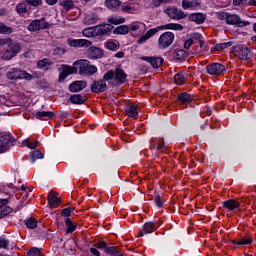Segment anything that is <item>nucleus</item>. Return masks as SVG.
<instances>
[{
    "label": "nucleus",
    "mask_w": 256,
    "mask_h": 256,
    "mask_svg": "<svg viewBox=\"0 0 256 256\" xmlns=\"http://www.w3.org/2000/svg\"><path fill=\"white\" fill-rule=\"evenodd\" d=\"M115 78V72L113 70H108L106 74H104L103 78L98 81H94L91 84L92 93H103L107 90V81H113Z\"/></svg>",
    "instance_id": "nucleus-1"
},
{
    "label": "nucleus",
    "mask_w": 256,
    "mask_h": 256,
    "mask_svg": "<svg viewBox=\"0 0 256 256\" xmlns=\"http://www.w3.org/2000/svg\"><path fill=\"white\" fill-rule=\"evenodd\" d=\"M74 67H79L81 75H95L97 66L91 65L89 60H77L73 63Z\"/></svg>",
    "instance_id": "nucleus-2"
},
{
    "label": "nucleus",
    "mask_w": 256,
    "mask_h": 256,
    "mask_svg": "<svg viewBox=\"0 0 256 256\" xmlns=\"http://www.w3.org/2000/svg\"><path fill=\"white\" fill-rule=\"evenodd\" d=\"M232 53L235 55V57H238V59H241L242 61H250V59H253V51H251V49L245 45H237L232 47Z\"/></svg>",
    "instance_id": "nucleus-3"
},
{
    "label": "nucleus",
    "mask_w": 256,
    "mask_h": 256,
    "mask_svg": "<svg viewBox=\"0 0 256 256\" xmlns=\"http://www.w3.org/2000/svg\"><path fill=\"white\" fill-rule=\"evenodd\" d=\"M164 13L169 17V19H173L174 21H181V19H185L187 14L185 12L175 6H168L165 8Z\"/></svg>",
    "instance_id": "nucleus-4"
},
{
    "label": "nucleus",
    "mask_w": 256,
    "mask_h": 256,
    "mask_svg": "<svg viewBox=\"0 0 256 256\" xmlns=\"http://www.w3.org/2000/svg\"><path fill=\"white\" fill-rule=\"evenodd\" d=\"M173 41H175V34L172 32H164L159 37L158 47L159 49H167V47H171V45H173Z\"/></svg>",
    "instance_id": "nucleus-5"
},
{
    "label": "nucleus",
    "mask_w": 256,
    "mask_h": 256,
    "mask_svg": "<svg viewBox=\"0 0 256 256\" xmlns=\"http://www.w3.org/2000/svg\"><path fill=\"white\" fill-rule=\"evenodd\" d=\"M19 51H21V46L17 43H12L8 45L7 49L4 51L2 59L4 61H11L13 57H16L19 54Z\"/></svg>",
    "instance_id": "nucleus-6"
},
{
    "label": "nucleus",
    "mask_w": 256,
    "mask_h": 256,
    "mask_svg": "<svg viewBox=\"0 0 256 256\" xmlns=\"http://www.w3.org/2000/svg\"><path fill=\"white\" fill-rule=\"evenodd\" d=\"M44 29H49V22L45 18L33 20L28 25V31L32 32L43 31Z\"/></svg>",
    "instance_id": "nucleus-7"
},
{
    "label": "nucleus",
    "mask_w": 256,
    "mask_h": 256,
    "mask_svg": "<svg viewBox=\"0 0 256 256\" xmlns=\"http://www.w3.org/2000/svg\"><path fill=\"white\" fill-rule=\"evenodd\" d=\"M226 23L227 25H236L237 27H247L249 25V22L242 21L239 15L230 13H228Z\"/></svg>",
    "instance_id": "nucleus-8"
},
{
    "label": "nucleus",
    "mask_w": 256,
    "mask_h": 256,
    "mask_svg": "<svg viewBox=\"0 0 256 256\" xmlns=\"http://www.w3.org/2000/svg\"><path fill=\"white\" fill-rule=\"evenodd\" d=\"M206 71L209 75H223L226 69L221 63H212L206 67Z\"/></svg>",
    "instance_id": "nucleus-9"
},
{
    "label": "nucleus",
    "mask_w": 256,
    "mask_h": 256,
    "mask_svg": "<svg viewBox=\"0 0 256 256\" xmlns=\"http://www.w3.org/2000/svg\"><path fill=\"white\" fill-rule=\"evenodd\" d=\"M114 72V81L117 85H123L127 81V73L121 68H116Z\"/></svg>",
    "instance_id": "nucleus-10"
},
{
    "label": "nucleus",
    "mask_w": 256,
    "mask_h": 256,
    "mask_svg": "<svg viewBox=\"0 0 256 256\" xmlns=\"http://www.w3.org/2000/svg\"><path fill=\"white\" fill-rule=\"evenodd\" d=\"M68 45L70 47H91L93 42L87 39H68Z\"/></svg>",
    "instance_id": "nucleus-11"
},
{
    "label": "nucleus",
    "mask_w": 256,
    "mask_h": 256,
    "mask_svg": "<svg viewBox=\"0 0 256 256\" xmlns=\"http://www.w3.org/2000/svg\"><path fill=\"white\" fill-rule=\"evenodd\" d=\"M85 87H87V81L77 80L69 85V91H71V93H79V91H83Z\"/></svg>",
    "instance_id": "nucleus-12"
},
{
    "label": "nucleus",
    "mask_w": 256,
    "mask_h": 256,
    "mask_svg": "<svg viewBox=\"0 0 256 256\" xmlns=\"http://www.w3.org/2000/svg\"><path fill=\"white\" fill-rule=\"evenodd\" d=\"M141 60L147 61L149 64H151L153 69H159V67L163 65V61H164L163 58L161 57H142Z\"/></svg>",
    "instance_id": "nucleus-13"
},
{
    "label": "nucleus",
    "mask_w": 256,
    "mask_h": 256,
    "mask_svg": "<svg viewBox=\"0 0 256 256\" xmlns=\"http://www.w3.org/2000/svg\"><path fill=\"white\" fill-rule=\"evenodd\" d=\"M87 56L89 57V59H101V57H103V50L101 48L92 46L88 48Z\"/></svg>",
    "instance_id": "nucleus-14"
},
{
    "label": "nucleus",
    "mask_w": 256,
    "mask_h": 256,
    "mask_svg": "<svg viewBox=\"0 0 256 256\" xmlns=\"http://www.w3.org/2000/svg\"><path fill=\"white\" fill-rule=\"evenodd\" d=\"M97 21H99V15H97L95 12H87L83 19V23L85 25H95Z\"/></svg>",
    "instance_id": "nucleus-15"
},
{
    "label": "nucleus",
    "mask_w": 256,
    "mask_h": 256,
    "mask_svg": "<svg viewBox=\"0 0 256 256\" xmlns=\"http://www.w3.org/2000/svg\"><path fill=\"white\" fill-rule=\"evenodd\" d=\"M11 143H13V138L11 136L4 137L0 140V153H5L11 149Z\"/></svg>",
    "instance_id": "nucleus-16"
},
{
    "label": "nucleus",
    "mask_w": 256,
    "mask_h": 256,
    "mask_svg": "<svg viewBox=\"0 0 256 256\" xmlns=\"http://www.w3.org/2000/svg\"><path fill=\"white\" fill-rule=\"evenodd\" d=\"M154 231H157L155 223L147 222L146 224L143 225L142 229L140 230L139 237H143V235H149V233H153Z\"/></svg>",
    "instance_id": "nucleus-17"
},
{
    "label": "nucleus",
    "mask_w": 256,
    "mask_h": 256,
    "mask_svg": "<svg viewBox=\"0 0 256 256\" xmlns=\"http://www.w3.org/2000/svg\"><path fill=\"white\" fill-rule=\"evenodd\" d=\"M125 113L128 117L137 119V115H139V107H137L135 104H129L126 106Z\"/></svg>",
    "instance_id": "nucleus-18"
},
{
    "label": "nucleus",
    "mask_w": 256,
    "mask_h": 256,
    "mask_svg": "<svg viewBox=\"0 0 256 256\" xmlns=\"http://www.w3.org/2000/svg\"><path fill=\"white\" fill-rule=\"evenodd\" d=\"M189 21H193L194 23H197V25H201L202 23H205V20L207 19V15L203 13H193L188 17Z\"/></svg>",
    "instance_id": "nucleus-19"
},
{
    "label": "nucleus",
    "mask_w": 256,
    "mask_h": 256,
    "mask_svg": "<svg viewBox=\"0 0 256 256\" xmlns=\"http://www.w3.org/2000/svg\"><path fill=\"white\" fill-rule=\"evenodd\" d=\"M223 207H225V209H229V211H235V209H239V207H241V202L233 199L226 200L223 202Z\"/></svg>",
    "instance_id": "nucleus-20"
},
{
    "label": "nucleus",
    "mask_w": 256,
    "mask_h": 256,
    "mask_svg": "<svg viewBox=\"0 0 256 256\" xmlns=\"http://www.w3.org/2000/svg\"><path fill=\"white\" fill-rule=\"evenodd\" d=\"M48 202L51 207H59L61 197H57V194L54 191H51L48 194Z\"/></svg>",
    "instance_id": "nucleus-21"
},
{
    "label": "nucleus",
    "mask_w": 256,
    "mask_h": 256,
    "mask_svg": "<svg viewBox=\"0 0 256 256\" xmlns=\"http://www.w3.org/2000/svg\"><path fill=\"white\" fill-rule=\"evenodd\" d=\"M157 33H158L157 28H152V29L148 30L145 35L141 36L137 40V43H139L140 45H143V43H145V41H148V39H151V37H153V35H157Z\"/></svg>",
    "instance_id": "nucleus-22"
},
{
    "label": "nucleus",
    "mask_w": 256,
    "mask_h": 256,
    "mask_svg": "<svg viewBox=\"0 0 256 256\" xmlns=\"http://www.w3.org/2000/svg\"><path fill=\"white\" fill-rule=\"evenodd\" d=\"M112 29L113 27H111L110 23L102 26H96L95 28L97 35H107V33H111Z\"/></svg>",
    "instance_id": "nucleus-23"
},
{
    "label": "nucleus",
    "mask_w": 256,
    "mask_h": 256,
    "mask_svg": "<svg viewBox=\"0 0 256 256\" xmlns=\"http://www.w3.org/2000/svg\"><path fill=\"white\" fill-rule=\"evenodd\" d=\"M70 101L73 105H83L87 101V98L81 94H74L70 96Z\"/></svg>",
    "instance_id": "nucleus-24"
},
{
    "label": "nucleus",
    "mask_w": 256,
    "mask_h": 256,
    "mask_svg": "<svg viewBox=\"0 0 256 256\" xmlns=\"http://www.w3.org/2000/svg\"><path fill=\"white\" fill-rule=\"evenodd\" d=\"M178 101L182 105H187V103H191V101H193V96H191V94H189L187 92H183L178 95Z\"/></svg>",
    "instance_id": "nucleus-25"
},
{
    "label": "nucleus",
    "mask_w": 256,
    "mask_h": 256,
    "mask_svg": "<svg viewBox=\"0 0 256 256\" xmlns=\"http://www.w3.org/2000/svg\"><path fill=\"white\" fill-rule=\"evenodd\" d=\"M58 3L64 11H71V9L75 7V2H73V0H58Z\"/></svg>",
    "instance_id": "nucleus-26"
},
{
    "label": "nucleus",
    "mask_w": 256,
    "mask_h": 256,
    "mask_svg": "<svg viewBox=\"0 0 256 256\" xmlns=\"http://www.w3.org/2000/svg\"><path fill=\"white\" fill-rule=\"evenodd\" d=\"M108 23L110 25H121L122 23H125V18L119 15H112L108 18Z\"/></svg>",
    "instance_id": "nucleus-27"
},
{
    "label": "nucleus",
    "mask_w": 256,
    "mask_h": 256,
    "mask_svg": "<svg viewBox=\"0 0 256 256\" xmlns=\"http://www.w3.org/2000/svg\"><path fill=\"white\" fill-rule=\"evenodd\" d=\"M105 5L107 9H110L111 11H115L121 7V1L119 0H106Z\"/></svg>",
    "instance_id": "nucleus-28"
},
{
    "label": "nucleus",
    "mask_w": 256,
    "mask_h": 256,
    "mask_svg": "<svg viewBox=\"0 0 256 256\" xmlns=\"http://www.w3.org/2000/svg\"><path fill=\"white\" fill-rule=\"evenodd\" d=\"M199 2L197 0H183L182 1V8L183 9H195L198 7Z\"/></svg>",
    "instance_id": "nucleus-29"
},
{
    "label": "nucleus",
    "mask_w": 256,
    "mask_h": 256,
    "mask_svg": "<svg viewBox=\"0 0 256 256\" xmlns=\"http://www.w3.org/2000/svg\"><path fill=\"white\" fill-rule=\"evenodd\" d=\"M55 114L51 111L36 112V119H53Z\"/></svg>",
    "instance_id": "nucleus-30"
},
{
    "label": "nucleus",
    "mask_w": 256,
    "mask_h": 256,
    "mask_svg": "<svg viewBox=\"0 0 256 256\" xmlns=\"http://www.w3.org/2000/svg\"><path fill=\"white\" fill-rule=\"evenodd\" d=\"M106 253L111 256H123V252L115 246H108V248H106Z\"/></svg>",
    "instance_id": "nucleus-31"
},
{
    "label": "nucleus",
    "mask_w": 256,
    "mask_h": 256,
    "mask_svg": "<svg viewBox=\"0 0 256 256\" xmlns=\"http://www.w3.org/2000/svg\"><path fill=\"white\" fill-rule=\"evenodd\" d=\"M11 33H13V27L0 22V35H11Z\"/></svg>",
    "instance_id": "nucleus-32"
},
{
    "label": "nucleus",
    "mask_w": 256,
    "mask_h": 256,
    "mask_svg": "<svg viewBox=\"0 0 256 256\" xmlns=\"http://www.w3.org/2000/svg\"><path fill=\"white\" fill-rule=\"evenodd\" d=\"M160 29H171L173 31H183V25L169 23V24H166L165 26H161Z\"/></svg>",
    "instance_id": "nucleus-33"
},
{
    "label": "nucleus",
    "mask_w": 256,
    "mask_h": 256,
    "mask_svg": "<svg viewBox=\"0 0 256 256\" xmlns=\"http://www.w3.org/2000/svg\"><path fill=\"white\" fill-rule=\"evenodd\" d=\"M115 35H127L129 33V27L127 25H121L114 29Z\"/></svg>",
    "instance_id": "nucleus-34"
},
{
    "label": "nucleus",
    "mask_w": 256,
    "mask_h": 256,
    "mask_svg": "<svg viewBox=\"0 0 256 256\" xmlns=\"http://www.w3.org/2000/svg\"><path fill=\"white\" fill-rule=\"evenodd\" d=\"M7 79H10V81H17L19 79V70L18 69H12L11 71L6 73Z\"/></svg>",
    "instance_id": "nucleus-35"
},
{
    "label": "nucleus",
    "mask_w": 256,
    "mask_h": 256,
    "mask_svg": "<svg viewBox=\"0 0 256 256\" xmlns=\"http://www.w3.org/2000/svg\"><path fill=\"white\" fill-rule=\"evenodd\" d=\"M37 67L38 69H49V67H51V62L49 59L44 58L37 62Z\"/></svg>",
    "instance_id": "nucleus-36"
},
{
    "label": "nucleus",
    "mask_w": 256,
    "mask_h": 256,
    "mask_svg": "<svg viewBox=\"0 0 256 256\" xmlns=\"http://www.w3.org/2000/svg\"><path fill=\"white\" fill-rule=\"evenodd\" d=\"M187 77H185V74L178 73L174 76V81L176 85H183L186 81Z\"/></svg>",
    "instance_id": "nucleus-37"
},
{
    "label": "nucleus",
    "mask_w": 256,
    "mask_h": 256,
    "mask_svg": "<svg viewBox=\"0 0 256 256\" xmlns=\"http://www.w3.org/2000/svg\"><path fill=\"white\" fill-rule=\"evenodd\" d=\"M31 155V163H35L37 159H43L44 155L39 150H34L30 153Z\"/></svg>",
    "instance_id": "nucleus-38"
},
{
    "label": "nucleus",
    "mask_w": 256,
    "mask_h": 256,
    "mask_svg": "<svg viewBox=\"0 0 256 256\" xmlns=\"http://www.w3.org/2000/svg\"><path fill=\"white\" fill-rule=\"evenodd\" d=\"M19 79H24V81H33V75L29 74L25 70H19Z\"/></svg>",
    "instance_id": "nucleus-39"
},
{
    "label": "nucleus",
    "mask_w": 256,
    "mask_h": 256,
    "mask_svg": "<svg viewBox=\"0 0 256 256\" xmlns=\"http://www.w3.org/2000/svg\"><path fill=\"white\" fill-rule=\"evenodd\" d=\"M174 57L177 61H183V59H187V52L185 50H177Z\"/></svg>",
    "instance_id": "nucleus-40"
},
{
    "label": "nucleus",
    "mask_w": 256,
    "mask_h": 256,
    "mask_svg": "<svg viewBox=\"0 0 256 256\" xmlns=\"http://www.w3.org/2000/svg\"><path fill=\"white\" fill-rule=\"evenodd\" d=\"M16 13L18 15H23L24 13H27V4L25 3H19L16 5Z\"/></svg>",
    "instance_id": "nucleus-41"
},
{
    "label": "nucleus",
    "mask_w": 256,
    "mask_h": 256,
    "mask_svg": "<svg viewBox=\"0 0 256 256\" xmlns=\"http://www.w3.org/2000/svg\"><path fill=\"white\" fill-rule=\"evenodd\" d=\"M10 213H13V208L9 206H5L4 208H0V219H3V217H7Z\"/></svg>",
    "instance_id": "nucleus-42"
},
{
    "label": "nucleus",
    "mask_w": 256,
    "mask_h": 256,
    "mask_svg": "<svg viewBox=\"0 0 256 256\" xmlns=\"http://www.w3.org/2000/svg\"><path fill=\"white\" fill-rule=\"evenodd\" d=\"M106 49H109V51H117L119 49V44L115 41H108L105 43Z\"/></svg>",
    "instance_id": "nucleus-43"
},
{
    "label": "nucleus",
    "mask_w": 256,
    "mask_h": 256,
    "mask_svg": "<svg viewBox=\"0 0 256 256\" xmlns=\"http://www.w3.org/2000/svg\"><path fill=\"white\" fill-rule=\"evenodd\" d=\"M25 225L28 227V229H35L37 227V220L34 218H27L25 220Z\"/></svg>",
    "instance_id": "nucleus-44"
},
{
    "label": "nucleus",
    "mask_w": 256,
    "mask_h": 256,
    "mask_svg": "<svg viewBox=\"0 0 256 256\" xmlns=\"http://www.w3.org/2000/svg\"><path fill=\"white\" fill-rule=\"evenodd\" d=\"M65 225H66V227H67L66 233H73V231H75V229H76V226L73 225V222H72L71 219H69V218H67V219L65 220Z\"/></svg>",
    "instance_id": "nucleus-45"
},
{
    "label": "nucleus",
    "mask_w": 256,
    "mask_h": 256,
    "mask_svg": "<svg viewBox=\"0 0 256 256\" xmlns=\"http://www.w3.org/2000/svg\"><path fill=\"white\" fill-rule=\"evenodd\" d=\"M231 45H233L232 42L219 43L216 44L215 49L216 51H223V49H227V47H231Z\"/></svg>",
    "instance_id": "nucleus-46"
},
{
    "label": "nucleus",
    "mask_w": 256,
    "mask_h": 256,
    "mask_svg": "<svg viewBox=\"0 0 256 256\" xmlns=\"http://www.w3.org/2000/svg\"><path fill=\"white\" fill-rule=\"evenodd\" d=\"M76 245L77 243L75 242V240L70 239V240H67V242L64 244V249H70V251H73Z\"/></svg>",
    "instance_id": "nucleus-47"
},
{
    "label": "nucleus",
    "mask_w": 256,
    "mask_h": 256,
    "mask_svg": "<svg viewBox=\"0 0 256 256\" xmlns=\"http://www.w3.org/2000/svg\"><path fill=\"white\" fill-rule=\"evenodd\" d=\"M233 243H236L237 245H250V243H253V239H251L250 237H246L242 238L238 242L233 241Z\"/></svg>",
    "instance_id": "nucleus-48"
},
{
    "label": "nucleus",
    "mask_w": 256,
    "mask_h": 256,
    "mask_svg": "<svg viewBox=\"0 0 256 256\" xmlns=\"http://www.w3.org/2000/svg\"><path fill=\"white\" fill-rule=\"evenodd\" d=\"M7 247H9V239L0 237V249H7Z\"/></svg>",
    "instance_id": "nucleus-49"
},
{
    "label": "nucleus",
    "mask_w": 256,
    "mask_h": 256,
    "mask_svg": "<svg viewBox=\"0 0 256 256\" xmlns=\"http://www.w3.org/2000/svg\"><path fill=\"white\" fill-rule=\"evenodd\" d=\"M63 70L67 75H73V73H77V68H75V66H64Z\"/></svg>",
    "instance_id": "nucleus-50"
},
{
    "label": "nucleus",
    "mask_w": 256,
    "mask_h": 256,
    "mask_svg": "<svg viewBox=\"0 0 256 256\" xmlns=\"http://www.w3.org/2000/svg\"><path fill=\"white\" fill-rule=\"evenodd\" d=\"M96 247H97V249H101L102 251H104V252L106 253L107 248H108L109 246L107 245V242L98 241V242L96 243Z\"/></svg>",
    "instance_id": "nucleus-51"
},
{
    "label": "nucleus",
    "mask_w": 256,
    "mask_h": 256,
    "mask_svg": "<svg viewBox=\"0 0 256 256\" xmlns=\"http://www.w3.org/2000/svg\"><path fill=\"white\" fill-rule=\"evenodd\" d=\"M28 5H32V7H39L43 5V0H25Z\"/></svg>",
    "instance_id": "nucleus-52"
},
{
    "label": "nucleus",
    "mask_w": 256,
    "mask_h": 256,
    "mask_svg": "<svg viewBox=\"0 0 256 256\" xmlns=\"http://www.w3.org/2000/svg\"><path fill=\"white\" fill-rule=\"evenodd\" d=\"M154 203L156 206L159 207V209H161V207H163V200L161 199L160 195L155 196Z\"/></svg>",
    "instance_id": "nucleus-53"
},
{
    "label": "nucleus",
    "mask_w": 256,
    "mask_h": 256,
    "mask_svg": "<svg viewBox=\"0 0 256 256\" xmlns=\"http://www.w3.org/2000/svg\"><path fill=\"white\" fill-rule=\"evenodd\" d=\"M82 33L84 37H93V28H86Z\"/></svg>",
    "instance_id": "nucleus-54"
},
{
    "label": "nucleus",
    "mask_w": 256,
    "mask_h": 256,
    "mask_svg": "<svg viewBox=\"0 0 256 256\" xmlns=\"http://www.w3.org/2000/svg\"><path fill=\"white\" fill-rule=\"evenodd\" d=\"M229 13H225V12H218L217 13V18L220 19V21H227V17H228Z\"/></svg>",
    "instance_id": "nucleus-55"
},
{
    "label": "nucleus",
    "mask_w": 256,
    "mask_h": 256,
    "mask_svg": "<svg viewBox=\"0 0 256 256\" xmlns=\"http://www.w3.org/2000/svg\"><path fill=\"white\" fill-rule=\"evenodd\" d=\"M233 5H235V7L247 5V0H233Z\"/></svg>",
    "instance_id": "nucleus-56"
},
{
    "label": "nucleus",
    "mask_w": 256,
    "mask_h": 256,
    "mask_svg": "<svg viewBox=\"0 0 256 256\" xmlns=\"http://www.w3.org/2000/svg\"><path fill=\"white\" fill-rule=\"evenodd\" d=\"M67 77H69V75L66 74L65 70H62L59 74V82L63 83V81H65V79H67Z\"/></svg>",
    "instance_id": "nucleus-57"
},
{
    "label": "nucleus",
    "mask_w": 256,
    "mask_h": 256,
    "mask_svg": "<svg viewBox=\"0 0 256 256\" xmlns=\"http://www.w3.org/2000/svg\"><path fill=\"white\" fill-rule=\"evenodd\" d=\"M141 25H143V24H142V23H139V24H137V23L131 24V25H130V29H131L132 31H139V29H141Z\"/></svg>",
    "instance_id": "nucleus-58"
},
{
    "label": "nucleus",
    "mask_w": 256,
    "mask_h": 256,
    "mask_svg": "<svg viewBox=\"0 0 256 256\" xmlns=\"http://www.w3.org/2000/svg\"><path fill=\"white\" fill-rule=\"evenodd\" d=\"M9 204V199H0V209H5V205Z\"/></svg>",
    "instance_id": "nucleus-59"
},
{
    "label": "nucleus",
    "mask_w": 256,
    "mask_h": 256,
    "mask_svg": "<svg viewBox=\"0 0 256 256\" xmlns=\"http://www.w3.org/2000/svg\"><path fill=\"white\" fill-rule=\"evenodd\" d=\"M65 54V51H63L61 48H55L53 50V55H63Z\"/></svg>",
    "instance_id": "nucleus-60"
},
{
    "label": "nucleus",
    "mask_w": 256,
    "mask_h": 256,
    "mask_svg": "<svg viewBox=\"0 0 256 256\" xmlns=\"http://www.w3.org/2000/svg\"><path fill=\"white\" fill-rule=\"evenodd\" d=\"M62 215L63 217H70L71 215V210L69 208H65L62 210Z\"/></svg>",
    "instance_id": "nucleus-61"
},
{
    "label": "nucleus",
    "mask_w": 256,
    "mask_h": 256,
    "mask_svg": "<svg viewBox=\"0 0 256 256\" xmlns=\"http://www.w3.org/2000/svg\"><path fill=\"white\" fill-rule=\"evenodd\" d=\"M191 45H193V39H188L185 43H184V47L186 49H189L191 47Z\"/></svg>",
    "instance_id": "nucleus-62"
},
{
    "label": "nucleus",
    "mask_w": 256,
    "mask_h": 256,
    "mask_svg": "<svg viewBox=\"0 0 256 256\" xmlns=\"http://www.w3.org/2000/svg\"><path fill=\"white\" fill-rule=\"evenodd\" d=\"M90 252L92 255H95V256L101 255V253L99 252V250H97V248H90Z\"/></svg>",
    "instance_id": "nucleus-63"
},
{
    "label": "nucleus",
    "mask_w": 256,
    "mask_h": 256,
    "mask_svg": "<svg viewBox=\"0 0 256 256\" xmlns=\"http://www.w3.org/2000/svg\"><path fill=\"white\" fill-rule=\"evenodd\" d=\"M191 38L199 40V39H201V34H199V33H192L191 34Z\"/></svg>",
    "instance_id": "nucleus-64"
}]
</instances>
